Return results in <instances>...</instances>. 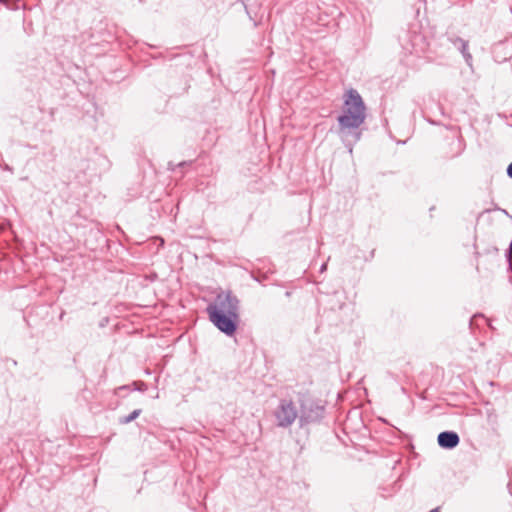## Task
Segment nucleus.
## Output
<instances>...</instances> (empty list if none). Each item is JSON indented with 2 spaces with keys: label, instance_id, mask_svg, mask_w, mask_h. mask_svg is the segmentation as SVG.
<instances>
[{
  "label": "nucleus",
  "instance_id": "nucleus-5",
  "mask_svg": "<svg viewBox=\"0 0 512 512\" xmlns=\"http://www.w3.org/2000/svg\"><path fill=\"white\" fill-rule=\"evenodd\" d=\"M210 321L217 327L221 332L228 336H232L238 326L239 314H222L215 311L213 314H208Z\"/></svg>",
  "mask_w": 512,
  "mask_h": 512
},
{
  "label": "nucleus",
  "instance_id": "nucleus-2",
  "mask_svg": "<svg viewBox=\"0 0 512 512\" xmlns=\"http://www.w3.org/2000/svg\"><path fill=\"white\" fill-rule=\"evenodd\" d=\"M273 417L276 427L290 428L297 419L299 420V409L292 399L283 398L273 410Z\"/></svg>",
  "mask_w": 512,
  "mask_h": 512
},
{
  "label": "nucleus",
  "instance_id": "nucleus-13",
  "mask_svg": "<svg viewBox=\"0 0 512 512\" xmlns=\"http://www.w3.org/2000/svg\"><path fill=\"white\" fill-rule=\"evenodd\" d=\"M325 269H326V264H323V265L321 266L320 271H321V272H323Z\"/></svg>",
  "mask_w": 512,
  "mask_h": 512
},
{
  "label": "nucleus",
  "instance_id": "nucleus-4",
  "mask_svg": "<svg viewBox=\"0 0 512 512\" xmlns=\"http://www.w3.org/2000/svg\"><path fill=\"white\" fill-rule=\"evenodd\" d=\"M206 311L208 314H213L215 311L222 314H239V300L230 291H222L207 306Z\"/></svg>",
  "mask_w": 512,
  "mask_h": 512
},
{
  "label": "nucleus",
  "instance_id": "nucleus-3",
  "mask_svg": "<svg viewBox=\"0 0 512 512\" xmlns=\"http://www.w3.org/2000/svg\"><path fill=\"white\" fill-rule=\"evenodd\" d=\"M299 425L304 427L310 423L318 422L323 418L324 406L313 399L303 397L299 399Z\"/></svg>",
  "mask_w": 512,
  "mask_h": 512
},
{
  "label": "nucleus",
  "instance_id": "nucleus-9",
  "mask_svg": "<svg viewBox=\"0 0 512 512\" xmlns=\"http://www.w3.org/2000/svg\"><path fill=\"white\" fill-rule=\"evenodd\" d=\"M141 412H142L141 409H135L129 415L120 418L119 423L120 424H128V423L132 422L133 420H135L137 417H139Z\"/></svg>",
  "mask_w": 512,
  "mask_h": 512
},
{
  "label": "nucleus",
  "instance_id": "nucleus-1",
  "mask_svg": "<svg viewBox=\"0 0 512 512\" xmlns=\"http://www.w3.org/2000/svg\"><path fill=\"white\" fill-rule=\"evenodd\" d=\"M365 118L366 107L361 95L355 89H350L345 96L343 113L337 118L338 133L342 137L353 135L356 140H359L361 133L358 129L364 123Z\"/></svg>",
  "mask_w": 512,
  "mask_h": 512
},
{
  "label": "nucleus",
  "instance_id": "nucleus-7",
  "mask_svg": "<svg viewBox=\"0 0 512 512\" xmlns=\"http://www.w3.org/2000/svg\"><path fill=\"white\" fill-rule=\"evenodd\" d=\"M449 40L461 52L466 62L470 64V62L472 61V55L468 50V41L458 36L450 37Z\"/></svg>",
  "mask_w": 512,
  "mask_h": 512
},
{
  "label": "nucleus",
  "instance_id": "nucleus-6",
  "mask_svg": "<svg viewBox=\"0 0 512 512\" xmlns=\"http://www.w3.org/2000/svg\"><path fill=\"white\" fill-rule=\"evenodd\" d=\"M438 445L444 449H453L459 442V435L454 431L441 432L437 437Z\"/></svg>",
  "mask_w": 512,
  "mask_h": 512
},
{
  "label": "nucleus",
  "instance_id": "nucleus-11",
  "mask_svg": "<svg viewBox=\"0 0 512 512\" xmlns=\"http://www.w3.org/2000/svg\"><path fill=\"white\" fill-rule=\"evenodd\" d=\"M4 169L7 170V171H12V168L10 166H8V165H5Z\"/></svg>",
  "mask_w": 512,
  "mask_h": 512
},
{
  "label": "nucleus",
  "instance_id": "nucleus-8",
  "mask_svg": "<svg viewBox=\"0 0 512 512\" xmlns=\"http://www.w3.org/2000/svg\"><path fill=\"white\" fill-rule=\"evenodd\" d=\"M131 389L144 392L147 390V385L143 381H135L132 383V385H123V386L118 387L116 389V394L120 390H131Z\"/></svg>",
  "mask_w": 512,
  "mask_h": 512
},
{
  "label": "nucleus",
  "instance_id": "nucleus-10",
  "mask_svg": "<svg viewBox=\"0 0 512 512\" xmlns=\"http://www.w3.org/2000/svg\"><path fill=\"white\" fill-rule=\"evenodd\" d=\"M507 175L512 179V162L507 167Z\"/></svg>",
  "mask_w": 512,
  "mask_h": 512
},
{
  "label": "nucleus",
  "instance_id": "nucleus-12",
  "mask_svg": "<svg viewBox=\"0 0 512 512\" xmlns=\"http://www.w3.org/2000/svg\"><path fill=\"white\" fill-rule=\"evenodd\" d=\"M429 512H440V510H439V508L437 507V508H434V509L430 510Z\"/></svg>",
  "mask_w": 512,
  "mask_h": 512
}]
</instances>
